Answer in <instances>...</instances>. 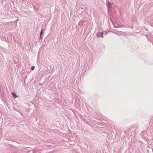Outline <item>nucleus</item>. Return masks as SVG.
<instances>
[{
  "label": "nucleus",
  "instance_id": "obj_1",
  "mask_svg": "<svg viewBox=\"0 0 153 153\" xmlns=\"http://www.w3.org/2000/svg\"><path fill=\"white\" fill-rule=\"evenodd\" d=\"M12 94L14 98H16L17 97V96L16 95V93L15 92H12Z\"/></svg>",
  "mask_w": 153,
  "mask_h": 153
},
{
  "label": "nucleus",
  "instance_id": "obj_2",
  "mask_svg": "<svg viewBox=\"0 0 153 153\" xmlns=\"http://www.w3.org/2000/svg\"><path fill=\"white\" fill-rule=\"evenodd\" d=\"M99 34L100 35V36H101V37H103V33L102 32H101L99 33Z\"/></svg>",
  "mask_w": 153,
  "mask_h": 153
},
{
  "label": "nucleus",
  "instance_id": "obj_3",
  "mask_svg": "<svg viewBox=\"0 0 153 153\" xmlns=\"http://www.w3.org/2000/svg\"><path fill=\"white\" fill-rule=\"evenodd\" d=\"M110 6V2H108V3L107 4V6L108 7H109Z\"/></svg>",
  "mask_w": 153,
  "mask_h": 153
},
{
  "label": "nucleus",
  "instance_id": "obj_4",
  "mask_svg": "<svg viewBox=\"0 0 153 153\" xmlns=\"http://www.w3.org/2000/svg\"><path fill=\"white\" fill-rule=\"evenodd\" d=\"M31 69L32 70H33V69H34V66H32V67H31Z\"/></svg>",
  "mask_w": 153,
  "mask_h": 153
},
{
  "label": "nucleus",
  "instance_id": "obj_5",
  "mask_svg": "<svg viewBox=\"0 0 153 153\" xmlns=\"http://www.w3.org/2000/svg\"><path fill=\"white\" fill-rule=\"evenodd\" d=\"M42 31H43V30H42L41 31V32H40V36H41L42 34Z\"/></svg>",
  "mask_w": 153,
  "mask_h": 153
}]
</instances>
